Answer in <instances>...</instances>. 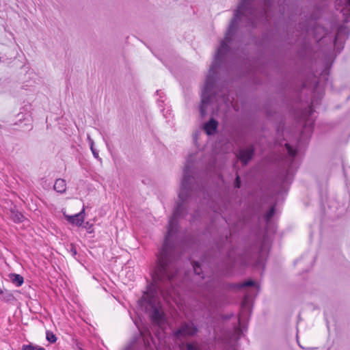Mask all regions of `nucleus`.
I'll use <instances>...</instances> for the list:
<instances>
[{
  "label": "nucleus",
  "mask_w": 350,
  "mask_h": 350,
  "mask_svg": "<svg viewBox=\"0 0 350 350\" xmlns=\"http://www.w3.org/2000/svg\"><path fill=\"white\" fill-rule=\"evenodd\" d=\"M173 252V246H167L165 249V245H163L157 254L156 267L151 274L153 284L138 301L141 308L149 314L151 321L159 326L165 319L158 300V291L162 293L164 291L165 283L172 285V280L178 272Z\"/></svg>",
  "instance_id": "1"
},
{
  "label": "nucleus",
  "mask_w": 350,
  "mask_h": 350,
  "mask_svg": "<svg viewBox=\"0 0 350 350\" xmlns=\"http://www.w3.org/2000/svg\"><path fill=\"white\" fill-rule=\"evenodd\" d=\"M191 165L187 163L183 170V178L181 182L180 189L178 193L179 202L174 210L173 214L169 220L167 234L165 236L164 243L165 249L167 246H172L171 238L178 231V219L184 217L187 215V210L184 207V202L191 196L193 192L197 187L200 189L194 183V178L191 175Z\"/></svg>",
  "instance_id": "2"
},
{
  "label": "nucleus",
  "mask_w": 350,
  "mask_h": 350,
  "mask_svg": "<svg viewBox=\"0 0 350 350\" xmlns=\"http://www.w3.org/2000/svg\"><path fill=\"white\" fill-rule=\"evenodd\" d=\"M198 332V329L193 322H183L179 327L173 332V336L176 340H180L181 338L193 336Z\"/></svg>",
  "instance_id": "3"
},
{
  "label": "nucleus",
  "mask_w": 350,
  "mask_h": 350,
  "mask_svg": "<svg viewBox=\"0 0 350 350\" xmlns=\"http://www.w3.org/2000/svg\"><path fill=\"white\" fill-rule=\"evenodd\" d=\"M350 29L347 25H340L336 32L334 39V46L340 53L344 47L345 40L349 37Z\"/></svg>",
  "instance_id": "4"
},
{
  "label": "nucleus",
  "mask_w": 350,
  "mask_h": 350,
  "mask_svg": "<svg viewBox=\"0 0 350 350\" xmlns=\"http://www.w3.org/2000/svg\"><path fill=\"white\" fill-rule=\"evenodd\" d=\"M255 148L254 146L250 145L245 148H241L239 151L238 157L243 163L245 165L252 159L254 154Z\"/></svg>",
  "instance_id": "5"
},
{
  "label": "nucleus",
  "mask_w": 350,
  "mask_h": 350,
  "mask_svg": "<svg viewBox=\"0 0 350 350\" xmlns=\"http://www.w3.org/2000/svg\"><path fill=\"white\" fill-rule=\"evenodd\" d=\"M85 208L83 207L81 212L74 215H65L67 221L70 224H75L77 226H81L84 221Z\"/></svg>",
  "instance_id": "6"
},
{
  "label": "nucleus",
  "mask_w": 350,
  "mask_h": 350,
  "mask_svg": "<svg viewBox=\"0 0 350 350\" xmlns=\"http://www.w3.org/2000/svg\"><path fill=\"white\" fill-rule=\"evenodd\" d=\"M140 334L143 338L144 346L146 349L151 348V342L153 338L148 329H139Z\"/></svg>",
  "instance_id": "7"
},
{
  "label": "nucleus",
  "mask_w": 350,
  "mask_h": 350,
  "mask_svg": "<svg viewBox=\"0 0 350 350\" xmlns=\"http://www.w3.org/2000/svg\"><path fill=\"white\" fill-rule=\"evenodd\" d=\"M217 125L218 122L212 118L204 124V129L207 135H211L215 133Z\"/></svg>",
  "instance_id": "8"
},
{
  "label": "nucleus",
  "mask_w": 350,
  "mask_h": 350,
  "mask_svg": "<svg viewBox=\"0 0 350 350\" xmlns=\"http://www.w3.org/2000/svg\"><path fill=\"white\" fill-rule=\"evenodd\" d=\"M338 3H345V8H342V12L345 16V21L348 22L350 17V0H337Z\"/></svg>",
  "instance_id": "9"
},
{
  "label": "nucleus",
  "mask_w": 350,
  "mask_h": 350,
  "mask_svg": "<svg viewBox=\"0 0 350 350\" xmlns=\"http://www.w3.org/2000/svg\"><path fill=\"white\" fill-rule=\"evenodd\" d=\"M10 217L15 223H21L24 219L23 215L15 208L10 209Z\"/></svg>",
  "instance_id": "10"
},
{
  "label": "nucleus",
  "mask_w": 350,
  "mask_h": 350,
  "mask_svg": "<svg viewBox=\"0 0 350 350\" xmlns=\"http://www.w3.org/2000/svg\"><path fill=\"white\" fill-rule=\"evenodd\" d=\"M54 189L59 193H64L66 189V184L64 179L58 178L54 184Z\"/></svg>",
  "instance_id": "11"
},
{
  "label": "nucleus",
  "mask_w": 350,
  "mask_h": 350,
  "mask_svg": "<svg viewBox=\"0 0 350 350\" xmlns=\"http://www.w3.org/2000/svg\"><path fill=\"white\" fill-rule=\"evenodd\" d=\"M9 278L12 282L15 284L16 286H20L23 284L24 280L23 278L16 273H10L9 275Z\"/></svg>",
  "instance_id": "12"
},
{
  "label": "nucleus",
  "mask_w": 350,
  "mask_h": 350,
  "mask_svg": "<svg viewBox=\"0 0 350 350\" xmlns=\"http://www.w3.org/2000/svg\"><path fill=\"white\" fill-rule=\"evenodd\" d=\"M180 350H199L197 342H181L179 345Z\"/></svg>",
  "instance_id": "13"
},
{
  "label": "nucleus",
  "mask_w": 350,
  "mask_h": 350,
  "mask_svg": "<svg viewBox=\"0 0 350 350\" xmlns=\"http://www.w3.org/2000/svg\"><path fill=\"white\" fill-rule=\"evenodd\" d=\"M264 253H266V252L264 251V249L262 247L259 257L254 265V266L256 267H262V269L265 268V258L263 257Z\"/></svg>",
  "instance_id": "14"
},
{
  "label": "nucleus",
  "mask_w": 350,
  "mask_h": 350,
  "mask_svg": "<svg viewBox=\"0 0 350 350\" xmlns=\"http://www.w3.org/2000/svg\"><path fill=\"white\" fill-rule=\"evenodd\" d=\"M275 214V206H272L269 210L264 215V219L265 221L268 223L270 219L273 217V215Z\"/></svg>",
  "instance_id": "15"
},
{
  "label": "nucleus",
  "mask_w": 350,
  "mask_h": 350,
  "mask_svg": "<svg viewBox=\"0 0 350 350\" xmlns=\"http://www.w3.org/2000/svg\"><path fill=\"white\" fill-rule=\"evenodd\" d=\"M285 146H286V148L287 150V152L288 154V155L290 156V157L293 159V158L296 156L297 154V151L296 150H295L293 147H291L290 146L289 144L286 143L285 144Z\"/></svg>",
  "instance_id": "16"
},
{
  "label": "nucleus",
  "mask_w": 350,
  "mask_h": 350,
  "mask_svg": "<svg viewBox=\"0 0 350 350\" xmlns=\"http://www.w3.org/2000/svg\"><path fill=\"white\" fill-rule=\"evenodd\" d=\"M23 350H45L44 347H41L37 345H24L22 347Z\"/></svg>",
  "instance_id": "17"
},
{
  "label": "nucleus",
  "mask_w": 350,
  "mask_h": 350,
  "mask_svg": "<svg viewBox=\"0 0 350 350\" xmlns=\"http://www.w3.org/2000/svg\"><path fill=\"white\" fill-rule=\"evenodd\" d=\"M46 340L51 343H54L57 340L55 335L52 332L47 331L46 333Z\"/></svg>",
  "instance_id": "18"
},
{
  "label": "nucleus",
  "mask_w": 350,
  "mask_h": 350,
  "mask_svg": "<svg viewBox=\"0 0 350 350\" xmlns=\"http://www.w3.org/2000/svg\"><path fill=\"white\" fill-rule=\"evenodd\" d=\"M193 271L195 272V273L198 275H200L201 273H202V269L200 267V265L198 262H193Z\"/></svg>",
  "instance_id": "19"
},
{
  "label": "nucleus",
  "mask_w": 350,
  "mask_h": 350,
  "mask_svg": "<svg viewBox=\"0 0 350 350\" xmlns=\"http://www.w3.org/2000/svg\"><path fill=\"white\" fill-rule=\"evenodd\" d=\"M255 285V282L252 280H248L245 282L239 285V287H245V286H252Z\"/></svg>",
  "instance_id": "20"
},
{
  "label": "nucleus",
  "mask_w": 350,
  "mask_h": 350,
  "mask_svg": "<svg viewBox=\"0 0 350 350\" xmlns=\"http://www.w3.org/2000/svg\"><path fill=\"white\" fill-rule=\"evenodd\" d=\"M233 252H234L233 248L227 252V256H228V258L232 261H234V259L233 257Z\"/></svg>",
  "instance_id": "21"
},
{
  "label": "nucleus",
  "mask_w": 350,
  "mask_h": 350,
  "mask_svg": "<svg viewBox=\"0 0 350 350\" xmlns=\"http://www.w3.org/2000/svg\"><path fill=\"white\" fill-rule=\"evenodd\" d=\"M234 187L236 188H240V187H241V180H240V177L239 176H237L236 177L235 182H234Z\"/></svg>",
  "instance_id": "22"
},
{
  "label": "nucleus",
  "mask_w": 350,
  "mask_h": 350,
  "mask_svg": "<svg viewBox=\"0 0 350 350\" xmlns=\"http://www.w3.org/2000/svg\"><path fill=\"white\" fill-rule=\"evenodd\" d=\"M70 251L73 256H75L77 254V249L73 245H70Z\"/></svg>",
  "instance_id": "23"
},
{
  "label": "nucleus",
  "mask_w": 350,
  "mask_h": 350,
  "mask_svg": "<svg viewBox=\"0 0 350 350\" xmlns=\"http://www.w3.org/2000/svg\"><path fill=\"white\" fill-rule=\"evenodd\" d=\"M88 140L90 144V149L94 148V140L90 137V135L88 136Z\"/></svg>",
  "instance_id": "24"
},
{
  "label": "nucleus",
  "mask_w": 350,
  "mask_h": 350,
  "mask_svg": "<svg viewBox=\"0 0 350 350\" xmlns=\"http://www.w3.org/2000/svg\"><path fill=\"white\" fill-rule=\"evenodd\" d=\"M91 150H92V152L94 155V157L96 158V159H98L99 158V156H98V151L94 148H91Z\"/></svg>",
  "instance_id": "25"
},
{
  "label": "nucleus",
  "mask_w": 350,
  "mask_h": 350,
  "mask_svg": "<svg viewBox=\"0 0 350 350\" xmlns=\"http://www.w3.org/2000/svg\"><path fill=\"white\" fill-rule=\"evenodd\" d=\"M245 304H246V301H245V300H244V301H243V304H242V312H241L242 313L243 312V310H245Z\"/></svg>",
  "instance_id": "26"
},
{
  "label": "nucleus",
  "mask_w": 350,
  "mask_h": 350,
  "mask_svg": "<svg viewBox=\"0 0 350 350\" xmlns=\"http://www.w3.org/2000/svg\"><path fill=\"white\" fill-rule=\"evenodd\" d=\"M309 111H310V115H311L312 111H313V109H312V105L310 106L309 107Z\"/></svg>",
  "instance_id": "27"
},
{
  "label": "nucleus",
  "mask_w": 350,
  "mask_h": 350,
  "mask_svg": "<svg viewBox=\"0 0 350 350\" xmlns=\"http://www.w3.org/2000/svg\"><path fill=\"white\" fill-rule=\"evenodd\" d=\"M124 350H133L132 349V345H129V347H127Z\"/></svg>",
  "instance_id": "28"
},
{
  "label": "nucleus",
  "mask_w": 350,
  "mask_h": 350,
  "mask_svg": "<svg viewBox=\"0 0 350 350\" xmlns=\"http://www.w3.org/2000/svg\"><path fill=\"white\" fill-rule=\"evenodd\" d=\"M226 243L227 244H228V243H229V240H228V238L227 237H226Z\"/></svg>",
  "instance_id": "29"
},
{
  "label": "nucleus",
  "mask_w": 350,
  "mask_h": 350,
  "mask_svg": "<svg viewBox=\"0 0 350 350\" xmlns=\"http://www.w3.org/2000/svg\"><path fill=\"white\" fill-rule=\"evenodd\" d=\"M241 319H242V317H241H241H239V322L241 321Z\"/></svg>",
  "instance_id": "30"
}]
</instances>
